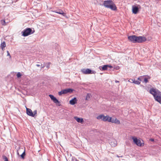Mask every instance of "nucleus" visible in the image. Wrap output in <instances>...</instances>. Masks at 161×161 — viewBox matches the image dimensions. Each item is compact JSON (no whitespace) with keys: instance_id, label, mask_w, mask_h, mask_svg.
Instances as JSON below:
<instances>
[{"instance_id":"obj_16","label":"nucleus","mask_w":161,"mask_h":161,"mask_svg":"<svg viewBox=\"0 0 161 161\" xmlns=\"http://www.w3.org/2000/svg\"><path fill=\"white\" fill-rule=\"evenodd\" d=\"M54 12L56 13L62 14L63 15V16H64V17H66V14L64 13L62 10H58L57 11H54Z\"/></svg>"},{"instance_id":"obj_29","label":"nucleus","mask_w":161,"mask_h":161,"mask_svg":"<svg viewBox=\"0 0 161 161\" xmlns=\"http://www.w3.org/2000/svg\"><path fill=\"white\" fill-rule=\"evenodd\" d=\"M119 69V67L118 66L114 67V69H115L116 70H118Z\"/></svg>"},{"instance_id":"obj_1","label":"nucleus","mask_w":161,"mask_h":161,"mask_svg":"<svg viewBox=\"0 0 161 161\" xmlns=\"http://www.w3.org/2000/svg\"><path fill=\"white\" fill-rule=\"evenodd\" d=\"M128 39L130 42L134 43H140L145 42L147 39L146 37L143 36H136L135 35L129 36Z\"/></svg>"},{"instance_id":"obj_26","label":"nucleus","mask_w":161,"mask_h":161,"mask_svg":"<svg viewBox=\"0 0 161 161\" xmlns=\"http://www.w3.org/2000/svg\"><path fill=\"white\" fill-rule=\"evenodd\" d=\"M106 118H107V116H105L103 115V119H102V120L103 121H106Z\"/></svg>"},{"instance_id":"obj_13","label":"nucleus","mask_w":161,"mask_h":161,"mask_svg":"<svg viewBox=\"0 0 161 161\" xmlns=\"http://www.w3.org/2000/svg\"><path fill=\"white\" fill-rule=\"evenodd\" d=\"M77 100L76 97H74L69 101V103L72 105H74L77 103Z\"/></svg>"},{"instance_id":"obj_25","label":"nucleus","mask_w":161,"mask_h":161,"mask_svg":"<svg viewBox=\"0 0 161 161\" xmlns=\"http://www.w3.org/2000/svg\"><path fill=\"white\" fill-rule=\"evenodd\" d=\"M21 75H22L20 72H18L17 74V76L18 78L20 77Z\"/></svg>"},{"instance_id":"obj_19","label":"nucleus","mask_w":161,"mask_h":161,"mask_svg":"<svg viewBox=\"0 0 161 161\" xmlns=\"http://www.w3.org/2000/svg\"><path fill=\"white\" fill-rule=\"evenodd\" d=\"M6 46V43L5 42H3L1 44L0 47L2 50L3 51L4 50V48Z\"/></svg>"},{"instance_id":"obj_36","label":"nucleus","mask_w":161,"mask_h":161,"mask_svg":"<svg viewBox=\"0 0 161 161\" xmlns=\"http://www.w3.org/2000/svg\"><path fill=\"white\" fill-rule=\"evenodd\" d=\"M21 150H23V148H20L19 149V151H20Z\"/></svg>"},{"instance_id":"obj_14","label":"nucleus","mask_w":161,"mask_h":161,"mask_svg":"<svg viewBox=\"0 0 161 161\" xmlns=\"http://www.w3.org/2000/svg\"><path fill=\"white\" fill-rule=\"evenodd\" d=\"M74 118L75 119L76 121L79 123H82L84 122V120L82 118H80L76 116Z\"/></svg>"},{"instance_id":"obj_12","label":"nucleus","mask_w":161,"mask_h":161,"mask_svg":"<svg viewBox=\"0 0 161 161\" xmlns=\"http://www.w3.org/2000/svg\"><path fill=\"white\" fill-rule=\"evenodd\" d=\"M74 91L73 89L71 88L65 89L63 90V92L64 94H66L68 93H72Z\"/></svg>"},{"instance_id":"obj_21","label":"nucleus","mask_w":161,"mask_h":161,"mask_svg":"<svg viewBox=\"0 0 161 161\" xmlns=\"http://www.w3.org/2000/svg\"><path fill=\"white\" fill-rule=\"evenodd\" d=\"M112 119V117H110L108 115H107L106 121H108V122H111Z\"/></svg>"},{"instance_id":"obj_10","label":"nucleus","mask_w":161,"mask_h":161,"mask_svg":"<svg viewBox=\"0 0 161 161\" xmlns=\"http://www.w3.org/2000/svg\"><path fill=\"white\" fill-rule=\"evenodd\" d=\"M155 100L161 104V92H158V95L154 98Z\"/></svg>"},{"instance_id":"obj_33","label":"nucleus","mask_w":161,"mask_h":161,"mask_svg":"<svg viewBox=\"0 0 161 161\" xmlns=\"http://www.w3.org/2000/svg\"><path fill=\"white\" fill-rule=\"evenodd\" d=\"M88 97L89 98V96H88V95H87L86 96V100H88L87 98H88Z\"/></svg>"},{"instance_id":"obj_20","label":"nucleus","mask_w":161,"mask_h":161,"mask_svg":"<svg viewBox=\"0 0 161 161\" xmlns=\"http://www.w3.org/2000/svg\"><path fill=\"white\" fill-rule=\"evenodd\" d=\"M25 148L24 149V151L22 153V154L20 155V157H21V158L24 159L25 158Z\"/></svg>"},{"instance_id":"obj_37","label":"nucleus","mask_w":161,"mask_h":161,"mask_svg":"<svg viewBox=\"0 0 161 161\" xmlns=\"http://www.w3.org/2000/svg\"><path fill=\"white\" fill-rule=\"evenodd\" d=\"M151 140L152 141H154V139H151Z\"/></svg>"},{"instance_id":"obj_6","label":"nucleus","mask_w":161,"mask_h":161,"mask_svg":"<svg viewBox=\"0 0 161 161\" xmlns=\"http://www.w3.org/2000/svg\"><path fill=\"white\" fill-rule=\"evenodd\" d=\"M27 114L31 116L34 117L36 114H37V110H35L33 112H32L30 108H26Z\"/></svg>"},{"instance_id":"obj_38","label":"nucleus","mask_w":161,"mask_h":161,"mask_svg":"<svg viewBox=\"0 0 161 161\" xmlns=\"http://www.w3.org/2000/svg\"><path fill=\"white\" fill-rule=\"evenodd\" d=\"M75 161H78V160H76Z\"/></svg>"},{"instance_id":"obj_32","label":"nucleus","mask_w":161,"mask_h":161,"mask_svg":"<svg viewBox=\"0 0 161 161\" xmlns=\"http://www.w3.org/2000/svg\"><path fill=\"white\" fill-rule=\"evenodd\" d=\"M5 160L4 161H8V159L7 157H5Z\"/></svg>"},{"instance_id":"obj_8","label":"nucleus","mask_w":161,"mask_h":161,"mask_svg":"<svg viewBox=\"0 0 161 161\" xmlns=\"http://www.w3.org/2000/svg\"><path fill=\"white\" fill-rule=\"evenodd\" d=\"M49 96L53 102L56 103V105L58 106H60L61 105L60 102L53 95L50 94Z\"/></svg>"},{"instance_id":"obj_24","label":"nucleus","mask_w":161,"mask_h":161,"mask_svg":"<svg viewBox=\"0 0 161 161\" xmlns=\"http://www.w3.org/2000/svg\"><path fill=\"white\" fill-rule=\"evenodd\" d=\"M103 114H101L98 115L97 117V118L98 119H102L103 117Z\"/></svg>"},{"instance_id":"obj_3","label":"nucleus","mask_w":161,"mask_h":161,"mask_svg":"<svg viewBox=\"0 0 161 161\" xmlns=\"http://www.w3.org/2000/svg\"><path fill=\"white\" fill-rule=\"evenodd\" d=\"M34 32V31L32 32L31 29L30 28H27L24 30L22 32V35L24 36H27L31 34H33Z\"/></svg>"},{"instance_id":"obj_7","label":"nucleus","mask_w":161,"mask_h":161,"mask_svg":"<svg viewBox=\"0 0 161 161\" xmlns=\"http://www.w3.org/2000/svg\"><path fill=\"white\" fill-rule=\"evenodd\" d=\"M113 68V66L111 65L108 64L104 65L103 66H100L99 69L102 71H105V70L110 69Z\"/></svg>"},{"instance_id":"obj_27","label":"nucleus","mask_w":161,"mask_h":161,"mask_svg":"<svg viewBox=\"0 0 161 161\" xmlns=\"http://www.w3.org/2000/svg\"><path fill=\"white\" fill-rule=\"evenodd\" d=\"M58 94L59 95V96L61 95L62 94H64V93L63 92V90H62L61 91L59 92Z\"/></svg>"},{"instance_id":"obj_2","label":"nucleus","mask_w":161,"mask_h":161,"mask_svg":"<svg viewBox=\"0 0 161 161\" xmlns=\"http://www.w3.org/2000/svg\"><path fill=\"white\" fill-rule=\"evenodd\" d=\"M103 5L105 7L110 8L112 10H116L117 9V7L112 0L104 1Z\"/></svg>"},{"instance_id":"obj_9","label":"nucleus","mask_w":161,"mask_h":161,"mask_svg":"<svg viewBox=\"0 0 161 161\" xmlns=\"http://www.w3.org/2000/svg\"><path fill=\"white\" fill-rule=\"evenodd\" d=\"M141 8V6L139 5H137L136 6H132V12L133 13L135 14H136L139 11V9L140 8Z\"/></svg>"},{"instance_id":"obj_4","label":"nucleus","mask_w":161,"mask_h":161,"mask_svg":"<svg viewBox=\"0 0 161 161\" xmlns=\"http://www.w3.org/2000/svg\"><path fill=\"white\" fill-rule=\"evenodd\" d=\"M82 73L85 74H95L96 71L95 70H92L89 69H83L81 70Z\"/></svg>"},{"instance_id":"obj_34","label":"nucleus","mask_w":161,"mask_h":161,"mask_svg":"<svg viewBox=\"0 0 161 161\" xmlns=\"http://www.w3.org/2000/svg\"><path fill=\"white\" fill-rule=\"evenodd\" d=\"M17 154L19 155V156H20L19 154V150H17Z\"/></svg>"},{"instance_id":"obj_5","label":"nucleus","mask_w":161,"mask_h":161,"mask_svg":"<svg viewBox=\"0 0 161 161\" xmlns=\"http://www.w3.org/2000/svg\"><path fill=\"white\" fill-rule=\"evenodd\" d=\"M132 139L133 140L134 142L137 146L142 147L144 146V143H142L141 141L138 139L136 137H132Z\"/></svg>"},{"instance_id":"obj_35","label":"nucleus","mask_w":161,"mask_h":161,"mask_svg":"<svg viewBox=\"0 0 161 161\" xmlns=\"http://www.w3.org/2000/svg\"><path fill=\"white\" fill-rule=\"evenodd\" d=\"M115 82H116V83H117V82H119V81H118V80H115Z\"/></svg>"},{"instance_id":"obj_30","label":"nucleus","mask_w":161,"mask_h":161,"mask_svg":"<svg viewBox=\"0 0 161 161\" xmlns=\"http://www.w3.org/2000/svg\"><path fill=\"white\" fill-rule=\"evenodd\" d=\"M7 56H9V58H11V56L10 55V54L9 53V52L8 51H7Z\"/></svg>"},{"instance_id":"obj_18","label":"nucleus","mask_w":161,"mask_h":161,"mask_svg":"<svg viewBox=\"0 0 161 161\" xmlns=\"http://www.w3.org/2000/svg\"><path fill=\"white\" fill-rule=\"evenodd\" d=\"M110 145L112 147H115L116 145L117 142L115 140H113L111 142H110Z\"/></svg>"},{"instance_id":"obj_23","label":"nucleus","mask_w":161,"mask_h":161,"mask_svg":"<svg viewBox=\"0 0 161 161\" xmlns=\"http://www.w3.org/2000/svg\"><path fill=\"white\" fill-rule=\"evenodd\" d=\"M50 64V62L47 63H46L45 66L44 65H43L42 66V68H43L44 67L46 66V67L47 68H49Z\"/></svg>"},{"instance_id":"obj_22","label":"nucleus","mask_w":161,"mask_h":161,"mask_svg":"<svg viewBox=\"0 0 161 161\" xmlns=\"http://www.w3.org/2000/svg\"><path fill=\"white\" fill-rule=\"evenodd\" d=\"M0 23L2 25L5 26L6 25V23L5 22V20H1L0 21Z\"/></svg>"},{"instance_id":"obj_31","label":"nucleus","mask_w":161,"mask_h":161,"mask_svg":"<svg viewBox=\"0 0 161 161\" xmlns=\"http://www.w3.org/2000/svg\"><path fill=\"white\" fill-rule=\"evenodd\" d=\"M36 65L37 66H38V67H39V66H42V64H36Z\"/></svg>"},{"instance_id":"obj_11","label":"nucleus","mask_w":161,"mask_h":161,"mask_svg":"<svg viewBox=\"0 0 161 161\" xmlns=\"http://www.w3.org/2000/svg\"><path fill=\"white\" fill-rule=\"evenodd\" d=\"M159 91H156L155 89L153 88H151L149 90V92L152 94L154 97V98L158 95V93Z\"/></svg>"},{"instance_id":"obj_15","label":"nucleus","mask_w":161,"mask_h":161,"mask_svg":"<svg viewBox=\"0 0 161 161\" xmlns=\"http://www.w3.org/2000/svg\"><path fill=\"white\" fill-rule=\"evenodd\" d=\"M111 122L112 123H114L117 124H119L120 122L119 120L117 119L116 118L112 119Z\"/></svg>"},{"instance_id":"obj_17","label":"nucleus","mask_w":161,"mask_h":161,"mask_svg":"<svg viewBox=\"0 0 161 161\" xmlns=\"http://www.w3.org/2000/svg\"><path fill=\"white\" fill-rule=\"evenodd\" d=\"M138 80H136L135 79L132 80L133 81V83L137 85H139L141 83L140 81H141V80L140 79L139 77L138 78Z\"/></svg>"},{"instance_id":"obj_28","label":"nucleus","mask_w":161,"mask_h":161,"mask_svg":"<svg viewBox=\"0 0 161 161\" xmlns=\"http://www.w3.org/2000/svg\"><path fill=\"white\" fill-rule=\"evenodd\" d=\"M144 82L146 83H147L148 82V79L147 78H144Z\"/></svg>"}]
</instances>
